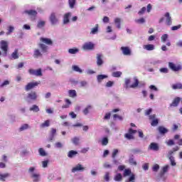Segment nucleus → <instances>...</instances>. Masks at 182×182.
I'll list each match as a JSON object with an SVG mask.
<instances>
[{"instance_id": "nucleus-33", "label": "nucleus", "mask_w": 182, "mask_h": 182, "mask_svg": "<svg viewBox=\"0 0 182 182\" xmlns=\"http://www.w3.org/2000/svg\"><path fill=\"white\" fill-rule=\"evenodd\" d=\"M120 22H122V20L119 18H116L114 19V23L115 25H117V28L118 29H120V28H122Z\"/></svg>"}, {"instance_id": "nucleus-17", "label": "nucleus", "mask_w": 182, "mask_h": 182, "mask_svg": "<svg viewBox=\"0 0 182 182\" xmlns=\"http://www.w3.org/2000/svg\"><path fill=\"white\" fill-rule=\"evenodd\" d=\"M58 18H56V14L55 13H51L50 16V21L52 23V25H56L58 22Z\"/></svg>"}, {"instance_id": "nucleus-5", "label": "nucleus", "mask_w": 182, "mask_h": 182, "mask_svg": "<svg viewBox=\"0 0 182 182\" xmlns=\"http://www.w3.org/2000/svg\"><path fill=\"white\" fill-rule=\"evenodd\" d=\"M36 99H38V93H36V92L31 91L28 93L26 97L27 102H29V100L35 101Z\"/></svg>"}, {"instance_id": "nucleus-1", "label": "nucleus", "mask_w": 182, "mask_h": 182, "mask_svg": "<svg viewBox=\"0 0 182 182\" xmlns=\"http://www.w3.org/2000/svg\"><path fill=\"white\" fill-rule=\"evenodd\" d=\"M38 48L41 49V50H39V48L34 49L33 56L36 59H38V58H42V56H43L42 53H46L48 52V46H46L42 43H38Z\"/></svg>"}, {"instance_id": "nucleus-23", "label": "nucleus", "mask_w": 182, "mask_h": 182, "mask_svg": "<svg viewBox=\"0 0 182 182\" xmlns=\"http://www.w3.org/2000/svg\"><path fill=\"white\" fill-rule=\"evenodd\" d=\"M139 79H137V77H134V83L131 85H129V87L131 89H136V87H137V86H139Z\"/></svg>"}, {"instance_id": "nucleus-3", "label": "nucleus", "mask_w": 182, "mask_h": 182, "mask_svg": "<svg viewBox=\"0 0 182 182\" xmlns=\"http://www.w3.org/2000/svg\"><path fill=\"white\" fill-rule=\"evenodd\" d=\"M0 48H1V50H3V52H4V54L7 55L8 49L9 48V43H8V41H6L2 40L0 42Z\"/></svg>"}, {"instance_id": "nucleus-14", "label": "nucleus", "mask_w": 182, "mask_h": 182, "mask_svg": "<svg viewBox=\"0 0 182 182\" xmlns=\"http://www.w3.org/2000/svg\"><path fill=\"white\" fill-rule=\"evenodd\" d=\"M76 171H85V167L82 164H78L76 166L72 168V173H76Z\"/></svg>"}, {"instance_id": "nucleus-2", "label": "nucleus", "mask_w": 182, "mask_h": 182, "mask_svg": "<svg viewBox=\"0 0 182 182\" xmlns=\"http://www.w3.org/2000/svg\"><path fill=\"white\" fill-rule=\"evenodd\" d=\"M123 176L124 177H127V176H129V177L125 181V182H136V175L132 173L131 169H124Z\"/></svg>"}, {"instance_id": "nucleus-60", "label": "nucleus", "mask_w": 182, "mask_h": 182, "mask_svg": "<svg viewBox=\"0 0 182 182\" xmlns=\"http://www.w3.org/2000/svg\"><path fill=\"white\" fill-rule=\"evenodd\" d=\"M114 82H113V81H108L107 83H106V87H112V86H113V84Z\"/></svg>"}, {"instance_id": "nucleus-45", "label": "nucleus", "mask_w": 182, "mask_h": 182, "mask_svg": "<svg viewBox=\"0 0 182 182\" xmlns=\"http://www.w3.org/2000/svg\"><path fill=\"white\" fill-rule=\"evenodd\" d=\"M38 152L40 156H42V157H45V156H47L46 152L45 151L44 149H43V148H40L38 149Z\"/></svg>"}, {"instance_id": "nucleus-15", "label": "nucleus", "mask_w": 182, "mask_h": 182, "mask_svg": "<svg viewBox=\"0 0 182 182\" xmlns=\"http://www.w3.org/2000/svg\"><path fill=\"white\" fill-rule=\"evenodd\" d=\"M149 150H153L154 151H159L160 149V147L159 146V144L152 142L149 146Z\"/></svg>"}, {"instance_id": "nucleus-62", "label": "nucleus", "mask_w": 182, "mask_h": 182, "mask_svg": "<svg viewBox=\"0 0 182 182\" xmlns=\"http://www.w3.org/2000/svg\"><path fill=\"white\" fill-rule=\"evenodd\" d=\"M146 12V7H142L141 10L139 11V15H143Z\"/></svg>"}, {"instance_id": "nucleus-64", "label": "nucleus", "mask_w": 182, "mask_h": 182, "mask_svg": "<svg viewBox=\"0 0 182 182\" xmlns=\"http://www.w3.org/2000/svg\"><path fill=\"white\" fill-rule=\"evenodd\" d=\"M142 167H143V169L145 171L149 170V164H144Z\"/></svg>"}, {"instance_id": "nucleus-36", "label": "nucleus", "mask_w": 182, "mask_h": 182, "mask_svg": "<svg viewBox=\"0 0 182 182\" xmlns=\"http://www.w3.org/2000/svg\"><path fill=\"white\" fill-rule=\"evenodd\" d=\"M72 69L74 72H78V73H82V69H80L77 65H73Z\"/></svg>"}, {"instance_id": "nucleus-58", "label": "nucleus", "mask_w": 182, "mask_h": 182, "mask_svg": "<svg viewBox=\"0 0 182 182\" xmlns=\"http://www.w3.org/2000/svg\"><path fill=\"white\" fill-rule=\"evenodd\" d=\"M14 26H10L9 27V31L7 32V35H11V33H12V32H14Z\"/></svg>"}, {"instance_id": "nucleus-40", "label": "nucleus", "mask_w": 182, "mask_h": 182, "mask_svg": "<svg viewBox=\"0 0 182 182\" xmlns=\"http://www.w3.org/2000/svg\"><path fill=\"white\" fill-rule=\"evenodd\" d=\"M31 177H32V178H34L33 179V182L39 181V174H38V173H33Z\"/></svg>"}, {"instance_id": "nucleus-31", "label": "nucleus", "mask_w": 182, "mask_h": 182, "mask_svg": "<svg viewBox=\"0 0 182 182\" xmlns=\"http://www.w3.org/2000/svg\"><path fill=\"white\" fill-rule=\"evenodd\" d=\"M10 174L6 173L4 174H0V181H5L6 178H8L9 177Z\"/></svg>"}, {"instance_id": "nucleus-44", "label": "nucleus", "mask_w": 182, "mask_h": 182, "mask_svg": "<svg viewBox=\"0 0 182 182\" xmlns=\"http://www.w3.org/2000/svg\"><path fill=\"white\" fill-rule=\"evenodd\" d=\"M129 163L131 166H137V162L134 160V158H129Z\"/></svg>"}, {"instance_id": "nucleus-53", "label": "nucleus", "mask_w": 182, "mask_h": 182, "mask_svg": "<svg viewBox=\"0 0 182 182\" xmlns=\"http://www.w3.org/2000/svg\"><path fill=\"white\" fill-rule=\"evenodd\" d=\"M170 161H171V166H176V161L174 160V156H170V158H168Z\"/></svg>"}, {"instance_id": "nucleus-18", "label": "nucleus", "mask_w": 182, "mask_h": 182, "mask_svg": "<svg viewBox=\"0 0 182 182\" xmlns=\"http://www.w3.org/2000/svg\"><path fill=\"white\" fill-rule=\"evenodd\" d=\"M103 55L97 54V66H102L103 65Z\"/></svg>"}, {"instance_id": "nucleus-48", "label": "nucleus", "mask_w": 182, "mask_h": 182, "mask_svg": "<svg viewBox=\"0 0 182 182\" xmlns=\"http://www.w3.org/2000/svg\"><path fill=\"white\" fill-rule=\"evenodd\" d=\"M79 140H80L79 138L75 136V137L72 139V142L75 146H77V144H79Z\"/></svg>"}, {"instance_id": "nucleus-43", "label": "nucleus", "mask_w": 182, "mask_h": 182, "mask_svg": "<svg viewBox=\"0 0 182 182\" xmlns=\"http://www.w3.org/2000/svg\"><path fill=\"white\" fill-rule=\"evenodd\" d=\"M124 137H126V139H127V140H134V136H133V134H125Z\"/></svg>"}, {"instance_id": "nucleus-38", "label": "nucleus", "mask_w": 182, "mask_h": 182, "mask_svg": "<svg viewBox=\"0 0 182 182\" xmlns=\"http://www.w3.org/2000/svg\"><path fill=\"white\" fill-rule=\"evenodd\" d=\"M68 52L71 55H76V53H77V52H79V49H77V48H70L68 50Z\"/></svg>"}, {"instance_id": "nucleus-52", "label": "nucleus", "mask_w": 182, "mask_h": 182, "mask_svg": "<svg viewBox=\"0 0 182 182\" xmlns=\"http://www.w3.org/2000/svg\"><path fill=\"white\" fill-rule=\"evenodd\" d=\"M104 179L105 180V181H109V180H110V173L109 172H106L104 176Z\"/></svg>"}, {"instance_id": "nucleus-37", "label": "nucleus", "mask_w": 182, "mask_h": 182, "mask_svg": "<svg viewBox=\"0 0 182 182\" xmlns=\"http://www.w3.org/2000/svg\"><path fill=\"white\" fill-rule=\"evenodd\" d=\"M97 79L98 82H102V80H103V79H107V75H98L97 77Z\"/></svg>"}, {"instance_id": "nucleus-50", "label": "nucleus", "mask_w": 182, "mask_h": 182, "mask_svg": "<svg viewBox=\"0 0 182 182\" xmlns=\"http://www.w3.org/2000/svg\"><path fill=\"white\" fill-rule=\"evenodd\" d=\"M166 144H167V146H174V144H176V143L174 142V140H173V139H168V140L166 141Z\"/></svg>"}, {"instance_id": "nucleus-32", "label": "nucleus", "mask_w": 182, "mask_h": 182, "mask_svg": "<svg viewBox=\"0 0 182 182\" xmlns=\"http://www.w3.org/2000/svg\"><path fill=\"white\" fill-rule=\"evenodd\" d=\"M114 180L115 181H122L123 180V176H122V173H117L115 175Z\"/></svg>"}, {"instance_id": "nucleus-25", "label": "nucleus", "mask_w": 182, "mask_h": 182, "mask_svg": "<svg viewBox=\"0 0 182 182\" xmlns=\"http://www.w3.org/2000/svg\"><path fill=\"white\" fill-rule=\"evenodd\" d=\"M49 126H50V121L46 120L43 123L41 124L40 127L45 129V127H49Z\"/></svg>"}, {"instance_id": "nucleus-34", "label": "nucleus", "mask_w": 182, "mask_h": 182, "mask_svg": "<svg viewBox=\"0 0 182 182\" xmlns=\"http://www.w3.org/2000/svg\"><path fill=\"white\" fill-rule=\"evenodd\" d=\"M31 112H35L36 113H38L39 112V107L36 105H33L32 107H30Z\"/></svg>"}, {"instance_id": "nucleus-12", "label": "nucleus", "mask_w": 182, "mask_h": 182, "mask_svg": "<svg viewBox=\"0 0 182 182\" xmlns=\"http://www.w3.org/2000/svg\"><path fill=\"white\" fill-rule=\"evenodd\" d=\"M121 50L125 56H130L132 55V50L129 47H121Z\"/></svg>"}, {"instance_id": "nucleus-10", "label": "nucleus", "mask_w": 182, "mask_h": 182, "mask_svg": "<svg viewBox=\"0 0 182 182\" xmlns=\"http://www.w3.org/2000/svg\"><path fill=\"white\" fill-rule=\"evenodd\" d=\"M23 14H26L28 16H31L35 19L38 15V11L36 10H25Z\"/></svg>"}, {"instance_id": "nucleus-4", "label": "nucleus", "mask_w": 182, "mask_h": 182, "mask_svg": "<svg viewBox=\"0 0 182 182\" xmlns=\"http://www.w3.org/2000/svg\"><path fill=\"white\" fill-rule=\"evenodd\" d=\"M40 83H41L40 81L28 82L25 87V90L26 92H29V90H32V89H34V87H36V86H38Z\"/></svg>"}, {"instance_id": "nucleus-8", "label": "nucleus", "mask_w": 182, "mask_h": 182, "mask_svg": "<svg viewBox=\"0 0 182 182\" xmlns=\"http://www.w3.org/2000/svg\"><path fill=\"white\" fill-rule=\"evenodd\" d=\"M168 66H169L170 69H171V70H173V72H178L179 70H181V69H182L181 65H176L173 63H169Z\"/></svg>"}, {"instance_id": "nucleus-42", "label": "nucleus", "mask_w": 182, "mask_h": 182, "mask_svg": "<svg viewBox=\"0 0 182 182\" xmlns=\"http://www.w3.org/2000/svg\"><path fill=\"white\" fill-rule=\"evenodd\" d=\"M46 23L45 21H38V23H37V28H38L41 29V28H43V26H45Z\"/></svg>"}, {"instance_id": "nucleus-51", "label": "nucleus", "mask_w": 182, "mask_h": 182, "mask_svg": "<svg viewBox=\"0 0 182 182\" xmlns=\"http://www.w3.org/2000/svg\"><path fill=\"white\" fill-rule=\"evenodd\" d=\"M161 41L162 42H166V41H167V39H168V35L167 34H164L161 37Z\"/></svg>"}, {"instance_id": "nucleus-57", "label": "nucleus", "mask_w": 182, "mask_h": 182, "mask_svg": "<svg viewBox=\"0 0 182 182\" xmlns=\"http://www.w3.org/2000/svg\"><path fill=\"white\" fill-rule=\"evenodd\" d=\"M55 146L57 149H62V147H63V145L60 142H57V143H55Z\"/></svg>"}, {"instance_id": "nucleus-9", "label": "nucleus", "mask_w": 182, "mask_h": 182, "mask_svg": "<svg viewBox=\"0 0 182 182\" xmlns=\"http://www.w3.org/2000/svg\"><path fill=\"white\" fill-rule=\"evenodd\" d=\"M149 120H152L151 126L156 127L159 124V119H156V114L149 115Z\"/></svg>"}, {"instance_id": "nucleus-20", "label": "nucleus", "mask_w": 182, "mask_h": 182, "mask_svg": "<svg viewBox=\"0 0 182 182\" xmlns=\"http://www.w3.org/2000/svg\"><path fill=\"white\" fill-rule=\"evenodd\" d=\"M11 59H19V50L16 48L14 51L11 53Z\"/></svg>"}, {"instance_id": "nucleus-11", "label": "nucleus", "mask_w": 182, "mask_h": 182, "mask_svg": "<svg viewBox=\"0 0 182 182\" xmlns=\"http://www.w3.org/2000/svg\"><path fill=\"white\" fill-rule=\"evenodd\" d=\"M180 102H181V98L179 97H176L173 99L172 102L170 104V107H177L178 105H180Z\"/></svg>"}, {"instance_id": "nucleus-46", "label": "nucleus", "mask_w": 182, "mask_h": 182, "mask_svg": "<svg viewBox=\"0 0 182 182\" xmlns=\"http://www.w3.org/2000/svg\"><path fill=\"white\" fill-rule=\"evenodd\" d=\"M28 128L29 125L28 124H24L19 128V130L20 132H23V130H26Z\"/></svg>"}, {"instance_id": "nucleus-16", "label": "nucleus", "mask_w": 182, "mask_h": 182, "mask_svg": "<svg viewBox=\"0 0 182 182\" xmlns=\"http://www.w3.org/2000/svg\"><path fill=\"white\" fill-rule=\"evenodd\" d=\"M70 16H72V13H70V12H68V13H66L65 14H64V16H63L64 25H66V24L69 23V22H70V20L69 19V18H70Z\"/></svg>"}, {"instance_id": "nucleus-30", "label": "nucleus", "mask_w": 182, "mask_h": 182, "mask_svg": "<svg viewBox=\"0 0 182 182\" xmlns=\"http://www.w3.org/2000/svg\"><path fill=\"white\" fill-rule=\"evenodd\" d=\"M68 5L70 9H73L76 5V0H68Z\"/></svg>"}, {"instance_id": "nucleus-47", "label": "nucleus", "mask_w": 182, "mask_h": 182, "mask_svg": "<svg viewBox=\"0 0 182 182\" xmlns=\"http://www.w3.org/2000/svg\"><path fill=\"white\" fill-rule=\"evenodd\" d=\"M113 77H120L122 76V72L120 71H116L112 73Z\"/></svg>"}, {"instance_id": "nucleus-63", "label": "nucleus", "mask_w": 182, "mask_h": 182, "mask_svg": "<svg viewBox=\"0 0 182 182\" xmlns=\"http://www.w3.org/2000/svg\"><path fill=\"white\" fill-rule=\"evenodd\" d=\"M110 116H111L110 112L107 113L105 114V116L104 117V119L105 120H109V119H110Z\"/></svg>"}, {"instance_id": "nucleus-24", "label": "nucleus", "mask_w": 182, "mask_h": 182, "mask_svg": "<svg viewBox=\"0 0 182 182\" xmlns=\"http://www.w3.org/2000/svg\"><path fill=\"white\" fill-rule=\"evenodd\" d=\"M143 48L145 50H154V45L153 44L144 45Z\"/></svg>"}, {"instance_id": "nucleus-27", "label": "nucleus", "mask_w": 182, "mask_h": 182, "mask_svg": "<svg viewBox=\"0 0 182 182\" xmlns=\"http://www.w3.org/2000/svg\"><path fill=\"white\" fill-rule=\"evenodd\" d=\"M77 154V151L71 150L68 152V157H69V159H73V157H75Z\"/></svg>"}, {"instance_id": "nucleus-26", "label": "nucleus", "mask_w": 182, "mask_h": 182, "mask_svg": "<svg viewBox=\"0 0 182 182\" xmlns=\"http://www.w3.org/2000/svg\"><path fill=\"white\" fill-rule=\"evenodd\" d=\"M65 102L66 104L62 106V109H68L72 105V102H70V100L69 99H65Z\"/></svg>"}, {"instance_id": "nucleus-22", "label": "nucleus", "mask_w": 182, "mask_h": 182, "mask_svg": "<svg viewBox=\"0 0 182 182\" xmlns=\"http://www.w3.org/2000/svg\"><path fill=\"white\" fill-rule=\"evenodd\" d=\"M55 136H56V129L52 128L48 141H52L55 139Z\"/></svg>"}, {"instance_id": "nucleus-61", "label": "nucleus", "mask_w": 182, "mask_h": 182, "mask_svg": "<svg viewBox=\"0 0 182 182\" xmlns=\"http://www.w3.org/2000/svg\"><path fill=\"white\" fill-rule=\"evenodd\" d=\"M114 119H119V120H123V117L117 115V114H115L113 115Z\"/></svg>"}, {"instance_id": "nucleus-35", "label": "nucleus", "mask_w": 182, "mask_h": 182, "mask_svg": "<svg viewBox=\"0 0 182 182\" xmlns=\"http://www.w3.org/2000/svg\"><path fill=\"white\" fill-rule=\"evenodd\" d=\"M172 89H173V90H176L177 89H182V84L180 82L173 84L172 85Z\"/></svg>"}, {"instance_id": "nucleus-49", "label": "nucleus", "mask_w": 182, "mask_h": 182, "mask_svg": "<svg viewBox=\"0 0 182 182\" xmlns=\"http://www.w3.org/2000/svg\"><path fill=\"white\" fill-rule=\"evenodd\" d=\"M119 154V149H114L112 151V157L113 159H116V156Z\"/></svg>"}, {"instance_id": "nucleus-54", "label": "nucleus", "mask_w": 182, "mask_h": 182, "mask_svg": "<svg viewBox=\"0 0 182 182\" xmlns=\"http://www.w3.org/2000/svg\"><path fill=\"white\" fill-rule=\"evenodd\" d=\"M135 21L136 22V23H144V22H146V20H144V18H141L135 20Z\"/></svg>"}, {"instance_id": "nucleus-19", "label": "nucleus", "mask_w": 182, "mask_h": 182, "mask_svg": "<svg viewBox=\"0 0 182 182\" xmlns=\"http://www.w3.org/2000/svg\"><path fill=\"white\" fill-rule=\"evenodd\" d=\"M157 130L160 134H166V133H168V129L163 126H159L157 128Z\"/></svg>"}, {"instance_id": "nucleus-39", "label": "nucleus", "mask_w": 182, "mask_h": 182, "mask_svg": "<svg viewBox=\"0 0 182 182\" xmlns=\"http://www.w3.org/2000/svg\"><path fill=\"white\" fill-rule=\"evenodd\" d=\"M98 31H99V24H96L95 27L92 28L91 33H92V35H95V33H97Z\"/></svg>"}, {"instance_id": "nucleus-28", "label": "nucleus", "mask_w": 182, "mask_h": 182, "mask_svg": "<svg viewBox=\"0 0 182 182\" xmlns=\"http://www.w3.org/2000/svg\"><path fill=\"white\" fill-rule=\"evenodd\" d=\"M68 95L70 97H76V96H77V94L76 93V90H68Z\"/></svg>"}, {"instance_id": "nucleus-6", "label": "nucleus", "mask_w": 182, "mask_h": 182, "mask_svg": "<svg viewBox=\"0 0 182 182\" xmlns=\"http://www.w3.org/2000/svg\"><path fill=\"white\" fill-rule=\"evenodd\" d=\"M83 50H93L95 49V43L92 42L85 43L82 46Z\"/></svg>"}, {"instance_id": "nucleus-29", "label": "nucleus", "mask_w": 182, "mask_h": 182, "mask_svg": "<svg viewBox=\"0 0 182 182\" xmlns=\"http://www.w3.org/2000/svg\"><path fill=\"white\" fill-rule=\"evenodd\" d=\"M101 144L102 146H107V144H109V138H107V136L102 138L101 140Z\"/></svg>"}, {"instance_id": "nucleus-13", "label": "nucleus", "mask_w": 182, "mask_h": 182, "mask_svg": "<svg viewBox=\"0 0 182 182\" xmlns=\"http://www.w3.org/2000/svg\"><path fill=\"white\" fill-rule=\"evenodd\" d=\"M40 41H41V42H42L43 43H45L46 45H48L50 46H52V45H53V41H52V39H50V38L41 37L40 38Z\"/></svg>"}, {"instance_id": "nucleus-55", "label": "nucleus", "mask_w": 182, "mask_h": 182, "mask_svg": "<svg viewBox=\"0 0 182 182\" xmlns=\"http://www.w3.org/2000/svg\"><path fill=\"white\" fill-rule=\"evenodd\" d=\"M181 28V25L179 24L178 26H173L171 27V31H178V29H180Z\"/></svg>"}, {"instance_id": "nucleus-59", "label": "nucleus", "mask_w": 182, "mask_h": 182, "mask_svg": "<svg viewBox=\"0 0 182 182\" xmlns=\"http://www.w3.org/2000/svg\"><path fill=\"white\" fill-rule=\"evenodd\" d=\"M8 85H9V81L5 80V81L3 82V83L0 85V87H5V86H8Z\"/></svg>"}, {"instance_id": "nucleus-21", "label": "nucleus", "mask_w": 182, "mask_h": 182, "mask_svg": "<svg viewBox=\"0 0 182 182\" xmlns=\"http://www.w3.org/2000/svg\"><path fill=\"white\" fill-rule=\"evenodd\" d=\"M165 18H166V25L170 26L173 22L171 21V16H170V13L166 12L164 15Z\"/></svg>"}, {"instance_id": "nucleus-7", "label": "nucleus", "mask_w": 182, "mask_h": 182, "mask_svg": "<svg viewBox=\"0 0 182 182\" xmlns=\"http://www.w3.org/2000/svg\"><path fill=\"white\" fill-rule=\"evenodd\" d=\"M28 73L33 76H42V69L39 68L38 70L29 69Z\"/></svg>"}, {"instance_id": "nucleus-41", "label": "nucleus", "mask_w": 182, "mask_h": 182, "mask_svg": "<svg viewBox=\"0 0 182 182\" xmlns=\"http://www.w3.org/2000/svg\"><path fill=\"white\" fill-rule=\"evenodd\" d=\"M92 109V106L91 105H87V107H85L82 112L84 113V114H87L89 113V110H91Z\"/></svg>"}, {"instance_id": "nucleus-56", "label": "nucleus", "mask_w": 182, "mask_h": 182, "mask_svg": "<svg viewBox=\"0 0 182 182\" xmlns=\"http://www.w3.org/2000/svg\"><path fill=\"white\" fill-rule=\"evenodd\" d=\"M159 168H160V166H159V164H155L153 166L152 170H153V171H159Z\"/></svg>"}]
</instances>
